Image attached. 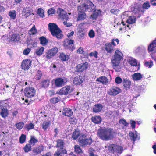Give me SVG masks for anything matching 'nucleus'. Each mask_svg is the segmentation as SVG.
I'll list each match as a JSON object with an SVG mask.
<instances>
[{"label":"nucleus","mask_w":156,"mask_h":156,"mask_svg":"<svg viewBox=\"0 0 156 156\" xmlns=\"http://www.w3.org/2000/svg\"><path fill=\"white\" fill-rule=\"evenodd\" d=\"M20 40V35L18 34H13L11 37V40L14 42H18Z\"/></svg>","instance_id":"36"},{"label":"nucleus","mask_w":156,"mask_h":156,"mask_svg":"<svg viewBox=\"0 0 156 156\" xmlns=\"http://www.w3.org/2000/svg\"><path fill=\"white\" fill-rule=\"evenodd\" d=\"M115 81L116 84H120L122 83V80L121 77L118 76L115 78Z\"/></svg>","instance_id":"57"},{"label":"nucleus","mask_w":156,"mask_h":156,"mask_svg":"<svg viewBox=\"0 0 156 156\" xmlns=\"http://www.w3.org/2000/svg\"><path fill=\"white\" fill-rule=\"evenodd\" d=\"M145 49L144 48L139 46L135 48L134 52L137 55H140L143 52H145Z\"/></svg>","instance_id":"25"},{"label":"nucleus","mask_w":156,"mask_h":156,"mask_svg":"<svg viewBox=\"0 0 156 156\" xmlns=\"http://www.w3.org/2000/svg\"><path fill=\"white\" fill-rule=\"evenodd\" d=\"M50 124V122L44 121L42 124V128L44 130L47 129Z\"/></svg>","instance_id":"40"},{"label":"nucleus","mask_w":156,"mask_h":156,"mask_svg":"<svg viewBox=\"0 0 156 156\" xmlns=\"http://www.w3.org/2000/svg\"><path fill=\"white\" fill-rule=\"evenodd\" d=\"M130 123L131 126V127L133 129H134L136 127V122L135 121L130 120Z\"/></svg>","instance_id":"64"},{"label":"nucleus","mask_w":156,"mask_h":156,"mask_svg":"<svg viewBox=\"0 0 156 156\" xmlns=\"http://www.w3.org/2000/svg\"><path fill=\"white\" fill-rule=\"evenodd\" d=\"M98 52L95 51L94 52H92L90 53L89 54V55L90 57L93 56L95 58H98Z\"/></svg>","instance_id":"59"},{"label":"nucleus","mask_w":156,"mask_h":156,"mask_svg":"<svg viewBox=\"0 0 156 156\" xmlns=\"http://www.w3.org/2000/svg\"><path fill=\"white\" fill-rule=\"evenodd\" d=\"M44 150V147L42 146H38L35 147L33 150L34 155H37L40 154Z\"/></svg>","instance_id":"21"},{"label":"nucleus","mask_w":156,"mask_h":156,"mask_svg":"<svg viewBox=\"0 0 156 156\" xmlns=\"http://www.w3.org/2000/svg\"><path fill=\"white\" fill-rule=\"evenodd\" d=\"M31 63V61L29 59L23 61L21 65L22 69L24 70H28L30 67Z\"/></svg>","instance_id":"17"},{"label":"nucleus","mask_w":156,"mask_h":156,"mask_svg":"<svg viewBox=\"0 0 156 156\" xmlns=\"http://www.w3.org/2000/svg\"><path fill=\"white\" fill-rule=\"evenodd\" d=\"M0 105L1 106L0 115L2 117L6 118L8 116L9 114L8 109H9V106L6 103H5L4 101L1 103Z\"/></svg>","instance_id":"7"},{"label":"nucleus","mask_w":156,"mask_h":156,"mask_svg":"<svg viewBox=\"0 0 156 156\" xmlns=\"http://www.w3.org/2000/svg\"><path fill=\"white\" fill-rule=\"evenodd\" d=\"M73 90V87L67 85L58 90L57 93L60 95H67L71 93Z\"/></svg>","instance_id":"6"},{"label":"nucleus","mask_w":156,"mask_h":156,"mask_svg":"<svg viewBox=\"0 0 156 156\" xmlns=\"http://www.w3.org/2000/svg\"><path fill=\"white\" fill-rule=\"evenodd\" d=\"M57 147L58 148H59V149H64L63 148L64 144L63 140L61 139H58L57 140Z\"/></svg>","instance_id":"33"},{"label":"nucleus","mask_w":156,"mask_h":156,"mask_svg":"<svg viewBox=\"0 0 156 156\" xmlns=\"http://www.w3.org/2000/svg\"><path fill=\"white\" fill-rule=\"evenodd\" d=\"M83 6H81L78 7V10L79 11L78 16L77 18V20H84L86 18V14L83 12Z\"/></svg>","instance_id":"12"},{"label":"nucleus","mask_w":156,"mask_h":156,"mask_svg":"<svg viewBox=\"0 0 156 156\" xmlns=\"http://www.w3.org/2000/svg\"><path fill=\"white\" fill-rule=\"evenodd\" d=\"M148 51L150 53L155 54L156 52V39L152 41L151 43L148 46Z\"/></svg>","instance_id":"14"},{"label":"nucleus","mask_w":156,"mask_h":156,"mask_svg":"<svg viewBox=\"0 0 156 156\" xmlns=\"http://www.w3.org/2000/svg\"><path fill=\"white\" fill-rule=\"evenodd\" d=\"M24 124L23 122H20L16 124V128L19 130L21 129L24 126Z\"/></svg>","instance_id":"47"},{"label":"nucleus","mask_w":156,"mask_h":156,"mask_svg":"<svg viewBox=\"0 0 156 156\" xmlns=\"http://www.w3.org/2000/svg\"><path fill=\"white\" fill-rule=\"evenodd\" d=\"M83 6V9L85 11H88L89 12H94L96 10L95 6L94 5L93 3L89 1L85 4H84Z\"/></svg>","instance_id":"9"},{"label":"nucleus","mask_w":156,"mask_h":156,"mask_svg":"<svg viewBox=\"0 0 156 156\" xmlns=\"http://www.w3.org/2000/svg\"><path fill=\"white\" fill-rule=\"evenodd\" d=\"M119 123L124 126L125 127H127L129 125V123H127L126 120L123 119H121L119 120Z\"/></svg>","instance_id":"43"},{"label":"nucleus","mask_w":156,"mask_h":156,"mask_svg":"<svg viewBox=\"0 0 156 156\" xmlns=\"http://www.w3.org/2000/svg\"><path fill=\"white\" fill-rule=\"evenodd\" d=\"M95 33L92 30H91L88 33V36L90 38H93L95 36Z\"/></svg>","instance_id":"60"},{"label":"nucleus","mask_w":156,"mask_h":156,"mask_svg":"<svg viewBox=\"0 0 156 156\" xmlns=\"http://www.w3.org/2000/svg\"><path fill=\"white\" fill-rule=\"evenodd\" d=\"M60 101V99L57 97L53 98L50 100V102L53 104H55Z\"/></svg>","instance_id":"52"},{"label":"nucleus","mask_w":156,"mask_h":156,"mask_svg":"<svg viewBox=\"0 0 156 156\" xmlns=\"http://www.w3.org/2000/svg\"><path fill=\"white\" fill-rule=\"evenodd\" d=\"M63 112L64 115L68 117L71 116L73 114L72 111L69 108H64Z\"/></svg>","instance_id":"30"},{"label":"nucleus","mask_w":156,"mask_h":156,"mask_svg":"<svg viewBox=\"0 0 156 156\" xmlns=\"http://www.w3.org/2000/svg\"><path fill=\"white\" fill-rule=\"evenodd\" d=\"M41 43L42 45H45L47 42L46 39L44 37H42L40 38Z\"/></svg>","instance_id":"53"},{"label":"nucleus","mask_w":156,"mask_h":156,"mask_svg":"<svg viewBox=\"0 0 156 156\" xmlns=\"http://www.w3.org/2000/svg\"><path fill=\"white\" fill-rule=\"evenodd\" d=\"M153 65V62L151 61L146 62L144 63L145 66L149 68H151Z\"/></svg>","instance_id":"54"},{"label":"nucleus","mask_w":156,"mask_h":156,"mask_svg":"<svg viewBox=\"0 0 156 156\" xmlns=\"http://www.w3.org/2000/svg\"><path fill=\"white\" fill-rule=\"evenodd\" d=\"M37 32V30L35 28V25H34L33 27L29 30L28 34L30 36H32L35 34Z\"/></svg>","instance_id":"37"},{"label":"nucleus","mask_w":156,"mask_h":156,"mask_svg":"<svg viewBox=\"0 0 156 156\" xmlns=\"http://www.w3.org/2000/svg\"><path fill=\"white\" fill-rule=\"evenodd\" d=\"M78 141L81 146L85 147L87 145H90L92 141L90 137L87 138L86 135L81 133L80 137L78 139Z\"/></svg>","instance_id":"5"},{"label":"nucleus","mask_w":156,"mask_h":156,"mask_svg":"<svg viewBox=\"0 0 156 156\" xmlns=\"http://www.w3.org/2000/svg\"><path fill=\"white\" fill-rule=\"evenodd\" d=\"M150 6V5L149 4V2H145L143 4L142 7L144 9H148Z\"/></svg>","instance_id":"55"},{"label":"nucleus","mask_w":156,"mask_h":156,"mask_svg":"<svg viewBox=\"0 0 156 156\" xmlns=\"http://www.w3.org/2000/svg\"><path fill=\"white\" fill-rule=\"evenodd\" d=\"M83 79L80 77H76L74 78L73 81V83L76 85H80L83 81Z\"/></svg>","instance_id":"27"},{"label":"nucleus","mask_w":156,"mask_h":156,"mask_svg":"<svg viewBox=\"0 0 156 156\" xmlns=\"http://www.w3.org/2000/svg\"><path fill=\"white\" fill-rule=\"evenodd\" d=\"M38 142V140L35 139L34 137H31L30 141V144L32 146H34L35 144Z\"/></svg>","instance_id":"48"},{"label":"nucleus","mask_w":156,"mask_h":156,"mask_svg":"<svg viewBox=\"0 0 156 156\" xmlns=\"http://www.w3.org/2000/svg\"><path fill=\"white\" fill-rule=\"evenodd\" d=\"M34 125L32 123H30L26 126V128L28 130L33 129L34 128Z\"/></svg>","instance_id":"62"},{"label":"nucleus","mask_w":156,"mask_h":156,"mask_svg":"<svg viewBox=\"0 0 156 156\" xmlns=\"http://www.w3.org/2000/svg\"><path fill=\"white\" fill-rule=\"evenodd\" d=\"M91 120L93 123L98 124L101 123L102 121V119L101 117L96 116L92 117L91 118Z\"/></svg>","instance_id":"29"},{"label":"nucleus","mask_w":156,"mask_h":156,"mask_svg":"<svg viewBox=\"0 0 156 156\" xmlns=\"http://www.w3.org/2000/svg\"><path fill=\"white\" fill-rule=\"evenodd\" d=\"M97 134L100 138L104 141L110 140L113 137L112 129L111 128L100 129L98 130Z\"/></svg>","instance_id":"2"},{"label":"nucleus","mask_w":156,"mask_h":156,"mask_svg":"<svg viewBox=\"0 0 156 156\" xmlns=\"http://www.w3.org/2000/svg\"><path fill=\"white\" fill-rule=\"evenodd\" d=\"M81 133L78 131H74L72 134V138L73 140H76L79 136L80 137Z\"/></svg>","instance_id":"39"},{"label":"nucleus","mask_w":156,"mask_h":156,"mask_svg":"<svg viewBox=\"0 0 156 156\" xmlns=\"http://www.w3.org/2000/svg\"><path fill=\"white\" fill-rule=\"evenodd\" d=\"M103 106L100 104L95 105L93 108V111L95 113L100 112Z\"/></svg>","instance_id":"28"},{"label":"nucleus","mask_w":156,"mask_h":156,"mask_svg":"<svg viewBox=\"0 0 156 156\" xmlns=\"http://www.w3.org/2000/svg\"><path fill=\"white\" fill-rule=\"evenodd\" d=\"M37 13L41 17H43L44 16V11L41 8H39L37 10Z\"/></svg>","instance_id":"46"},{"label":"nucleus","mask_w":156,"mask_h":156,"mask_svg":"<svg viewBox=\"0 0 156 156\" xmlns=\"http://www.w3.org/2000/svg\"><path fill=\"white\" fill-rule=\"evenodd\" d=\"M58 49L57 47H54L48 51L47 53L46 57L50 58L54 56L57 52Z\"/></svg>","instance_id":"15"},{"label":"nucleus","mask_w":156,"mask_h":156,"mask_svg":"<svg viewBox=\"0 0 156 156\" xmlns=\"http://www.w3.org/2000/svg\"><path fill=\"white\" fill-rule=\"evenodd\" d=\"M121 91V89L118 87L113 86L109 89L108 93L110 95L115 96L120 93Z\"/></svg>","instance_id":"10"},{"label":"nucleus","mask_w":156,"mask_h":156,"mask_svg":"<svg viewBox=\"0 0 156 156\" xmlns=\"http://www.w3.org/2000/svg\"><path fill=\"white\" fill-rule=\"evenodd\" d=\"M88 67V63L85 62L83 63L79 64L77 66V70L78 72H82L87 69Z\"/></svg>","instance_id":"16"},{"label":"nucleus","mask_w":156,"mask_h":156,"mask_svg":"<svg viewBox=\"0 0 156 156\" xmlns=\"http://www.w3.org/2000/svg\"><path fill=\"white\" fill-rule=\"evenodd\" d=\"M49 29L53 36H55L58 39H61L62 37L61 31L57 26L54 23H50L48 24Z\"/></svg>","instance_id":"4"},{"label":"nucleus","mask_w":156,"mask_h":156,"mask_svg":"<svg viewBox=\"0 0 156 156\" xmlns=\"http://www.w3.org/2000/svg\"><path fill=\"white\" fill-rule=\"evenodd\" d=\"M26 136L24 134H22L21 135L20 138V142L21 144L24 143L26 140Z\"/></svg>","instance_id":"50"},{"label":"nucleus","mask_w":156,"mask_h":156,"mask_svg":"<svg viewBox=\"0 0 156 156\" xmlns=\"http://www.w3.org/2000/svg\"><path fill=\"white\" fill-rule=\"evenodd\" d=\"M76 34L77 37L79 39H83L84 37L85 33L83 30H79L77 31Z\"/></svg>","instance_id":"31"},{"label":"nucleus","mask_w":156,"mask_h":156,"mask_svg":"<svg viewBox=\"0 0 156 156\" xmlns=\"http://www.w3.org/2000/svg\"><path fill=\"white\" fill-rule=\"evenodd\" d=\"M128 61L132 66H136L137 65L136 60L131 57H129L128 58Z\"/></svg>","instance_id":"34"},{"label":"nucleus","mask_w":156,"mask_h":156,"mask_svg":"<svg viewBox=\"0 0 156 156\" xmlns=\"http://www.w3.org/2000/svg\"><path fill=\"white\" fill-rule=\"evenodd\" d=\"M59 58L62 60L64 61H67L69 58V55L62 53L60 54Z\"/></svg>","instance_id":"35"},{"label":"nucleus","mask_w":156,"mask_h":156,"mask_svg":"<svg viewBox=\"0 0 156 156\" xmlns=\"http://www.w3.org/2000/svg\"><path fill=\"white\" fill-rule=\"evenodd\" d=\"M123 58V56L122 53L119 50H116L111 59L112 66L116 71H120V69L119 65L120 62L121 60H122Z\"/></svg>","instance_id":"1"},{"label":"nucleus","mask_w":156,"mask_h":156,"mask_svg":"<svg viewBox=\"0 0 156 156\" xmlns=\"http://www.w3.org/2000/svg\"><path fill=\"white\" fill-rule=\"evenodd\" d=\"M75 151L77 153H80L82 152V150L78 145H75L74 146Z\"/></svg>","instance_id":"49"},{"label":"nucleus","mask_w":156,"mask_h":156,"mask_svg":"<svg viewBox=\"0 0 156 156\" xmlns=\"http://www.w3.org/2000/svg\"><path fill=\"white\" fill-rule=\"evenodd\" d=\"M123 84L124 87L126 89H129L131 84V82L127 78H124L123 81Z\"/></svg>","instance_id":"24"},{"label":"nucleus","mask_w":156,"mask_h":156,"mask_svg":"<svg viewBox=\"0 0 156 156\" xmlns=\"http://www.w3.org/2000/svg\"><path fill=\"white\" fill-rule=\"evenodd\" d=\"M66 153V151L65 149H58L54 154V156H62V154Z\"/></svg>","instance_id":"32"},{"label":"nucleus","mask_w":156,"mask_h":156,"mask_svg":"<svg viewBox=\"0 0 156 156\" xmlns=\"http://www.w3.org/2000/svg\"><path fill=\"white\" fill-rule=\"evenodd\" d=\"M50 82L48 80L44 81L42 83V86L44 88L47 87L49 84Z\"/></svg>","instance_id":"51"},{"label":"nucleus","mask_w":156,"mask_h":156,"mask_svg":"<svg viewBox=\"0 0 156 156\" xmlns=\"http://www.w3.org/2000/svg\"><path fill=\"white\" fill-rule=\"evenodd\" d=\"M31 10L29 7H26L23 9L22 15L27 18L31 14Z\"/></svg>","instance_id":"23"},{"label":"nucleus","mask_w":156,"mask_h":156,"mask_svg":"<svg viewBox=\"0 0 156 156\" xmlns=\"http://www.w3.org/2000/svg\"><path fill=\"white\" fill-rule=\"evenodd\" d=\"M23 149L25 152H28L31 150V146L30 144H27L24 147Z\"/></svg>","instance_id":"45"},{"label":"nucleus","mask_w":156,"mask_h":156,"mask_svg":"<svg viewBox=\"0 0 156 156\" xmlns=\"http://www.w3.org/2000/svg\"><path fill=\"white\" fill-rule=\"evenodd\" d=\"M67 81V79L59 78L55 80V84L56 87H61L66 84Z\"/></svg>","instance_id":"11"},{"label":"nucleus","mask_w":156,"mask_h":156,"mask_svg":"<svg viewBox=\"0 0 156 156\" xmlns=\"http://www.w3.org/2000/svg\"><path fill=\"white\" fill-rule=\"evenodd\" d=\"M41 72L39 70H38L37 73L36 78L37 79L39 80L41 78Z\"/></svg>","instance_id":"61"},{"label":"nucleus","mask_w":156,"mask_h":156,"mask_svg":"<svg viewBox=\"0 0 156 156\" xmlns=\"http://www.w3.org/2000/svg\"><path fill=\"white\" fill-rule=\"evenodd\" d=\"M73 40H67L65 41L64 45L65 47H67L68 48L70 46H72L73 43Z\"/></svg>","instance_id":"38"},{"label":"nucleus","mask_w":156,"mask_h":156,"mask_svg":"<svg viewBox=\"0 0 156 156\" xmlns=\"http://www.w3.org/2000/svg\"><path fill=\"white\" fill-rule=\"evenodd\" d=\"M129 134L130 139L133 141H135L139 139V134L136 131L129 132Z\"/></svg>","instance_id":"20"},{"label":"nucleus","mask_w":156,"mask_h":156,"mask_svg":"<svg viewBox=\"0 0 156 156\" xmlns=\"http://www.w3.org/2000/svg\"><path fill=\"white\" fill-rule=\"evenodd\" d=\"M96 81L103 85H107L108 82V79L106 77L102 76L97 79Z\"/></svg>","instance_id":"22"},{"label":"nucleus","mask_w":156,"mask_h":156,"mask_svg":"<svg viewBox=\"0 0 156 156\" xmlns=\"http://www.w3.org/2000/svg\"><path fill=\"white\" fill-rule=\"evenodd\" d=\"M69 121L71 124H74L77 123V119L74 117H71L70 118Z\"/></svg>","instance_id":"58"},{"label":"nucleus","mask_w":156,"mask_h":156,"mask_svg":"<svg viewBox=\"0 0 156 156\" xmlns=\"http://www.w3.org/2000/svg\"><path fill=\"white\" fill-rule=\"evenodd\" d=\"M144 12V11H143L142 10H140L139 8H135L133 11V12L136 14L139 13L140 12L143 13Z\"/></svg>","instance_id":"63"},{"label":"nucleus","mask_w":156,"mask_h":156,"mask_svg":"<svg viewBox=\"0 0 156 156\" xmlns=\"http://www.w3.org/2000/svg\"><path fill=\"white\" fill-rule=\"evenodd\" d=\"M24 93L26 97L28 98H31L35 95L36 90L33 87H28L25 88Z\"/></svg>","instance_id":"8"},{"label":"nucleus","mask_w":156,"mask_h":156,"mask_svg":"<svg viewBox=\"0 0 156 156\" xmlns=\"http://www.w3.org/2000/svg\"><path fill=\"white\" fill-rule=\"evenodd\" d=\"M99 15V13L97 12H94L91 16V18L93 20H96Z\"/></svg>","instance_id":"56"},{"label":"nucleus","mask_w":156,"mask_h":156,"mask_svg":"<svg viewBox=\"0 0 156 156\" xmlns=\"http://www.w3.org/2000/svg\"><path fill=\"white\" fill-rule=\"evenodd\" d=\"M44 50V48L43 47L40 48H37L36 51V53L37 55L40 56L42 54Z\"/></svg>","instance_id":"41"},{"label":"nucleus","mask_w":156,"mask_h":156,"mask_svg":"<svg viewBox=\"0 0 156 156\" xmlns=\"http://www.w3.org/2000/svg\"><path fill=\"white\" fill-rule=\"evenodd\" d=\"M132 77L133 80L138 81L142 78L143 75L140 73H137L132 75Z\"/></svg>","instance_id":"26"},{"label":"nucleus","mask_w":156,"mask_h":156,"mask_svg":"<svg viewBox=\"0 0 156 156\" xmlns=\"http://www.w3.org/2000/svg\"><path fill=\"white\" fill-rule=\"evenodd\" d=\"M136 17L134 16H130L129 17L128 19L126 20V23L127 24L126 26V23H125L122 20H121V22L118 21V19L116 18L115 19L114 22L116 23L118 25H120L122 24V26L120 28L119 30H120L121 31L123 29L125 28V29L127 30L128 29H130V28L129 24H132L135 23L136 20Z\"/></svg>","instance_id":"3"},{"label":"nucleus","mask_w":156,"mask_h":156,"mask_svg":"<svg viewBox=\"0 0 156 156\" xmlns=\"http://www.w3.org/2000/svg\"><path fill=\"white\" fill-rule=\"evenodd\" d=\"M9 14L11 19L14 20L16 18V12L15 10L10 11Z\"/></svg>","instance_id":"42"},{"label":"nucleus","mask_w":156,"mask_h":156,"mask_svg":"<svg viewBox=\"0 0 156 156\" xmlns=\"http://www.w3.org/2000/svg\"><path fill=\"white\" fill-rule=\"evenodd\" d=\"M109 149L111 151L121 153L122 151V148L119 146L115 144L111 145L109 146Z\"/></svg>","instance_id":"13"},{"label":"nucleus","mask_w":156,"mask_h":156,"mask_svg":"<svg viewBox=\"0 0 156 156\" xmlns=\"http://www.w3.org/2000/svg\"><path fill=\"white\" fill-rule=\"evenodd\" d=\"M115 42H116L117 44H118L119 42V40L118 39H113L111 40V41L109 43L111 44V45H112L113 46L115 47L116 45V44L115 43Z\"/></svg>","instance_id":"44"},{"label":"nucleus","mask_w":156,"mask_h":156,"mask_svg":"<svg viewBox=\"0 0 156 156\" xmlns=\"http://www.w3.org/2000/svg\"><path fill=\"white\" fill-rule=\"evenodd\" d=\"M104 48L106 52L109 53H111L114 51L115 49V47L109 43H107L105 44Z\"/></svg>","instance_id":"18"},{"label":"nucleus","mask_w":156,"mask_h":156,"mask_svg":"<svg viewBox=\"0 0 156 156\" xmlns=\"http://www.w3.org/2000/svg\"><path fill=\"white\" fill-rule=\"evenodd\" d=\"M58 12L59 13V17L62 19L67 20L69 19L68 15L66 12L63 9H59L58 11Z\"/></svg>","instance_id":"19"}]
</instances>
